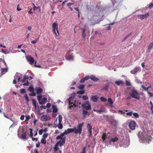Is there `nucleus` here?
<instances>
[{
	"instance_id": "f257e3e1",
	"label": "nucleus",
	"mask_w": 153,
	"mask_h": 153,
	"mask_svg": "<svg viewBox=\"0 0 153 153\" xmlns=\"http://www.w3.org/2000/svg\"><path fill=\"white\" fill-rule=\"evenodd\" d=\"M84 124L83 122L79 123L77 126L76 127H74V128H68L67 130L65 131L64 132L65 134H68L74 132V134H79L80 135L82 133V127Z\"/></svg>"
},
{
	"instance_id": "f03ea898",
	"label": "nucleus",
	"mask_w": 153,
	"mask_h": 153,
	"mask_svg": "<svg viewBox=\"0 0 153 153\" xmlns=\"http://www.w3.org/2000/svg\"><path fill=\"white\" fill-rule=\"evenodd\" d=\"M72 98V97H71L68 99L69 105L68 108L71 109L73 107H76L78 105L81 104V103L78 101L75 100L74 101H73L71 100V99Z\"/></svg>"
},
{
	"instance_id": "7ed1b4c3",
	"label": "nucleus",
	"mask_w": 153,
	"mask_h": 153,
	"mask_svg": "<svg viewBox=\"0 0 153 153\" xmlns=\"http://www.w3.org/2000/svg\"><path fill=\"white\" fill-rule=\"evenodd\" d=\"M130 95L131 97L136 99L139 100L140 99L139 93L134 89L131 90Z\"/></svg>"
},
{
	"instance_id": "20e7f679",
	"label": "nucleus",
	"mask_w": 153,
	"mask_h": 153,
	"mask_svg": "<svg viewBox=\"0 0 153 153\" xmlns=\"http://www.w3.org/2000/svg\"><path fill=\"white\" fill-rule=\"evenodd\" d=\"M52 27L53 32L56 36H58L59 35V33L58 31V24L56 22H54L52 24Z\"/></svg>"
},
{
	"instance_id": "39448f33",
	"label": "nucleus",
	"mask_w": 153,
	"mask_h": 153,
	"mask_svg": "<svg viewBox=\"0 0 153 153\" xmlns=\"http://www.w3.org/2000/svg\"><path fill=\"white\" fill-rule=\"evenodd\" d=\"M41 95H39L37 97V100L39 102L40 105L44 104L47 101V99L46 97H44L42 98Z\"/></svg>"
},
{
	"instance_id": "423d86ee",
	"label": "nucleus",
	"mask_w": 153,
	"mask_h": 153,
	"mask_svg": "<svg viewBox=\"0 0 153 153\" xmlns=\"http://www.w3.org/2000/svg\"><path fill=\"white\" fill-rule=\"evenodd\" d=\"M82 108L86 111H88L91 109V105L88 101H85L84 103L81 105Z\"/></svg>"
},
{
	"instance_id": "0eeeda50",
	"label": "nucleus",
	"mask_w": 153,
	"mask_h": 153,
	"mask_svg": "<svg viewBox=\"0 0 153 153\" xmlns=\"http://www.w3.org/2000/svg\"><path fill=\"white\" fill-rule=\"evenodd\" d=\"M136 125V122L135 121L132 120L129 123L128 126L131 129L134 130L135 128Z\"/></svg>"
},
{
	"instance_id": "6e6552de",
	"label": "nucleus",
	"mask_w": 153,
	"mask_h": 153,
	"mask_svg": "<svg viewBox=\"0 0 153 153\" xmlns=\"http://www.w3.org/2000/svg\"><path fill=\"white\" fill-rule=\"evenodd\" d=\"M26 58L27 61L30 64L32 65L34 63L35 64H36V61H35L33 58L31 57V56H27Z\"/></svg>"
},
{
	"instance_id": "1a4fd4ad",
	"label": "nucleus",
	"mask_w": 153,
	"mask_h": 153,
	"mask_svg": "<svg viewBox=\"0 0 153 153\" xmlns=\"http://www.w3.org/2000/svg\"><path fill=\"white\" fill-rule=\"evenodd\" d=\"M152 137L150 136H146L142 137L143 141L147 143H149V142L152 140Z\"/></svg>"
},
{
	"instance_id": "9d476101",
	"label": "nucleus",
	"mask_w": 153,
	"mask_h": 153,
	"mask_svg": "<svg viewBox=\"0 0 153 153\" xmlns=\"http://www.w3.org/2000/svg\"><path fill=\"white\" fill-rule=\"evenodd\" d=\"M140 71L141 69L140 67H136L133 70L131 71L130 72L132 74H136L137 72Z\"/></svg>"
},
{
	"instance_id": "9b49d317",
	"label": "nucleus",
	"mask_w": 153,
	"mask_h": 153,
	"mask_svg": "<svg viewBox=\"0 0 153 153\" xmlns=\"http://www.w3.org/2000/svg\"><path fill=\"white\" fill-rule=\"evenodd\" d=\"M149 16V13H148L143 15H138V17L140 19L143 20L147 18Z\"/></svg>"
},
{
	"instance_id": "f8f14e48",
	"label": "nucleus",
	"mask_w": 153,
	"mask_h": 153,
	"mask_svg": "<svg viewBox=\"0 0 153 153\" xmlns=\"http://www.w3.org/2000/svg\"><path fill=\"white\" fill-rule=\"evenodd\" d=\"M65 138H62V140H61L57 143H58V144L59 145V146L61 147L65 143Z\"/></svg>"
},
{
	"instance_id": "ddd939ff",
	"label": "nucleus",
	"mask_w": 153,
	"mask_h": 153,
	"mask_svg": "<svg viewBox=\"0 0 153 153\" xmlns=\"http://www.w3.org/2000/svg\"><path fill=\"white\" fill-rule=\"evenodd\" d=\"M87 129L90 134V136H91L92 134V126L89 123L88 124L87 126Z\"/></svg>"
},
{
	"instance_id": "4468645a",
	"label": "nucleus",
	"mask_w": 153,
	"mask_h": 153,
	"mask_svg": "<svg viewBox=\"0 0 153 153\" xmlns=\"http://www.w3.org/2000/svg\"><path fill=\"white\" fill-rule=\"evenodd\" d=\"M36 90L37 94L39 95V94L42 93L43 91L42 89L39 87H37L36 88Z\"/></svg>"
},
{
	"instance_id": "2eb2a0df",
	"label": "nucleus",
	"mask_w": 153,
	"mask_h": 153,
	"mask_svg": "<svg viewBox=\"0 0 153 153\" xmlns=\"http://www.w3.org/2000/svg\"><path fill=\"white\" fill-rule=\"evenodd\" d=\"M74 56L71 55H69L68 56H66L65 59H66L69 60H73Z\"/></svg>"
},
{
	"instance_id": "dca6fc26",
	"label": "nucleus",
	"mask_w": 153,
	"mask_h": 153,
	"mask_svg": "<svg viewBox=\"0 0 153 153\" xmlns=\"http://www.w3.org/2000/svg\"><path fill=\"white\" fill-rule=\"evenodd\" d=\"M41 119L43 121H47L48 120L47 116L45 115H42L41 117Z\"/></svg>"
},
{
	"instance_id": "f3484780",
	"label": "nucleus",
	"mask_w": 153,
	"mask_h": 153,
	"mask_svg": "<svg viewBox=\"0 0 153 153\" xmlns=\"http://www.w3.org/2000/svg\"><path fill=\"white\" fill-rule=\"evenodd\" d=\"M81 29L82 30V36L83 39L86 36L85 29L84 28H82Z\"/></svg>"
},
{
	"instance_id": "a211bd4d",
	"label": "nucleus",
	"mask_w": 153,
	"mask_h": 153,
	"mask_svg": "<svg viewBox=\"0 0 153 153\" xmlns=\"http://www.w3.org/2000/svg\"><path fill=\"white\" fill-rule=\"evenodd\" d=\"M91 99L94 102H97L98 100V98L97 96H93L91 97Z\"/></svg>"
},
{
	"instance_id": "6ab92c4d",
	"label": "nucleus",
	"mask_w": 153,
	"mask_h": 153,
	"mask_svg": "<svg viewBox=\"0 0 153 153\" xmlns=\"http://www.w3.org/2000/svg\"><path fill=\"white\" fill-rule=\"evenodd\" d=\"M90 79L94 81H97L99 80V79L98 78L96 77L93 75H91L90 76Z\"/></svg>"
},
{
	"instance_id": "aec40b11",
	"label": "nucleus",
	"mask_w": 153,
	"mask_h": 153,
	"mask_svg": "<svg viewBox=\"0 0 153 153\" xmlns=\"http://www.w3.org/2000/svg\"><path fill=\"white\" fill-rule=\"evenodd\" d=\"M123 82L122 80L117 81L115 82V83L118 85H122L123 83Z\"/></svg>"
},
{
	"instance_id": "412c9836",
	"label": "nucleus",
	"mask_w": 153,
	"mask_h": 153,
	"mask_svg": "<svg viewBox=\"0 0 153 153\" xmlns=\"http://www.w3.org/2000/svg\"><path fill=\"white\" fill-rule=\"evenodd\" d=\"M97 34H98L99 35H100L101 34V33H100L98 32V31H96L95 32V33L93 34L91 37V39H94V36H96Z\"/></svg>"
},
{
	"instance_id": "4be33fe9",
	"label": "nucleus",
	"mask_w": 153,
	"mask_h": 153,
	"mask_svg": "<svg viewBox=\"0 0 153 153\" xmlns=\"http://www.w3.org/2000/svg\"><path fill=\"white\" fill-rule=\"evenodd\" d=\"M65 134L64 132L62 133V134H61L60 135L58 136L57 137H56V138L57 140H59V139H61L62 140V138H63L62 137Z\"/></svg>"
},
{
	"instance_id": "5701e85b",
	"label": "nucleus",
	"mask_w": 153,
	"mask_h": 153,
	"mask_svg": "<svg viewBox=\"0 0 153 153\" xmlns=\"http://www.w3.org/2000/svg\"><path fill=\"white\" fill-rule=\"evenodd\" d=\"M107 136L106 133H103L102 136V138L103 141H105V140L107 138Z\"/></svg>"
},
{
	"instance_id": "b1692460",
	"label": "nucleus",
	"mask_w": 153,
	"mask_h": 153,
	"mask_svg": "<svg viewBox=\"0 0 153 153\" xmlns=\"http://www.w3.org/2000/svg\"><path fill=\"white\" fill-rule=\"evenodd\" d=\"M32 101L33 105L34 106L35 109H37L36 105V101L33 99H32Z\"/></svg>"
},
{
	"instance_id": "393cba45",
	"label": "nucleus",
	"mask_w": 153,
	"mask_h": 153,
	"mask_svg": "<svg viewBox=\"0 0 153 153\" xmlns=\"http://www.w3.org/2000/svg\"><path fill=\"white\" fill-rule=\"evenodd\" d=\"M59 145L58 143H56L54 147V151L56 152L59 149V147H58Z\"/></svg>"
},
{
	"instance_id": "a878e982",
	"label": "nucleus",
	"mask_w": 153,
	"mask_h": 153,
	"mask_svg": "<svg viewBox=\"0 0 153 153\" xmlns=\"http://www.w3.org/2000/svg\"><path fill=\"white\" fill-rule=\"evenodd\" d=\"M141 87L145 91H148V89L149 88L151 87V86H148L147 88H146L145 87L144 85H142Z\"/></svg>"
},
{
	"instance_id": "bb28decb",
	"label": "nucleus",
	"mask_w": 153,
	"mask_h": 153,
	"mask_svg": "<svg viewBox=\"0 0 153 153\" xmlns=\"http://www.w3.org/2000/svg\"><path fill=\"white\" fill-rule=\"evenodd\" d=\"M27 133L26 131L25 132L21 135L22 138L23 139H25L26 138Z\"/></svg>"
},
{
	"instance_id": "cd10ccee",
	"label": "nucleus",
	"mask_w": 153,
	"mask_h": 153,
	"mask_svg": "<svg viewBox=\"0 0 153 153\" xmlns=\"http://www.w3.org/2000/svg\"><path fill=\"white\" fill-rule=\"evenodd\" d=\"M52 107L53 109V112L54 113L57 112V109L56 106L54 105H53Z\"/></svg>"
},
{
	"instance_id": "c85d7f7f",
	"label": "nucleus",
	"mask_w": 153,
	"mask_h": 153,
	"mask_svg": "<svg viewBox=\"0 0 153 153\" xmlns=\"http://www.w3.org/2000/svg\"><path fill=\"white\" fill-rule=\"evenodd\" d=\"M118 139L117 137H115V138H112L111 139V140L110 141H112L113 142H117L118 141Z\"/></svg>"
},
{
	"instance_id": "c756f323",
	"label": "nucleus",
	"mask_w": 153,
	"mask_h": 153,
	"mask_svg": "<svg viewBox=\"0 0 153 153\" xmlns=\"http://www.w3.org/2000/svg\"><path fill=\"white\" fill-rule=\"evenodd\" d=\"M85 92V90L83 89L81 91H77L76 93L78 94H84Z\"/></svg>"
},
{
	"instance_id": "7c9ffc66",
	"label": "nucleus",
	"mask_w": 153,
	"mask_h": 153,
	"mask_svg": "<svg viewBox=\"0 0 153 153\" xmlns=\"http://www.w3.org/2000/svg\"><path fill=\"white\" fill-rule=\"evenodd\" d=\"M153 47V42H152L149 45L148 48V50H151L152 48V47Z\"/></svg>"
},
{
	"instance_id": "2f4dec72",
	"label": "nucleus",
	"mask_w": 153,
	"mask_h": 153,
	"mask_svg": "<svg viewBox=\"0 0 153 153\" xmlns=\"http://www.w3.org/2000/svg\"><path fill=\"white\" fill-rule=\"evenodd\" d=\"M28 90L30 92H33L34 88L32 86H30L28 88Z\"/></svg>"
},
{
	"instance_id": "473e14b6",
	"label": "nucleus",
	"mask_w": 153,
	"mask_h": 153,
	"mask_svg": "<svg viewBox=\"0 0 153 153\" xmlns=\"http://www.w3.org/2000/svg\"><path fill=\"white\" fill-rule=\"evenodd\" d=\"M1 73H2V75L6 73L7 71V69L6 68H1Z\"/></svg>"
},
{
	"instance_id": "72a5a7b5",
	"label": "nucleus",
	"mask_w": 153,
	"mask_h": 153,
	"mask_svg": "<svg viewBox=\"0 0 153 153\" xmlns=\"http://www.w3.org/2000/svg\"><path fill=\"white\" fill-rule=\"evenodd\" d=\"M108 101L110 105H111L113 103V102L111 98H109L108 100Z\"/></svg>"
},
{
	"instance_id": "f704fd0d",
	"label": "nucleus",
	"mask_w": 153,
	"mask_h": 153,
	"mask_svg": "<svg viewBox=\"0 0 153 153\" xmlns=\"http://www.w3.org/2000/svg\"><path fill=\"white\" fill-rule=\"evenodd\" d=\"M29 130L30 131V137L31 138H32L33 137V133L32 132L33 129L32 128H30L29 129Z\"/></svg>"
},
{
	"instance_id": "c9c22d12",
	"label": "nucleus",
	"mask_w": 153,
	"mask_h": 153,
	"mask_svg": "<svg viewBox=\"0 0 153 153\" xmlns=\"http://www.w3.org/2000/svg\"><path fill=\"white\" fill-rule=\"evenodd\" d=\"M88 113V112L87 111H85L84 110H83L82 114L83 115V116L84 117H85L86 115Z\"/></svg>"
},
{
	"instance_id": "e433bc0d",
	"label": "nucleus",
	"mask_w": 153,
	"mask_h": 153,
	"mask_svg": "<svg viewBox=\"0 0 153 153\" xmlns=\"http://www.w3.org/2000/svg\"><path fill=\"white\" fill-rule=\"evenodd\" d=\"M108 85H107L105 86L104 87H103L102 89V90H105V91H108Z\"/></svg>"
},
{
	"instance_id": "4c0bfd02",
	"label": "nucleus",
	"mask_w": 153,
	"mask_h": 153,
	"mask_svg": "<svg viewBox=\"0 0 153 153\" xmlns=\"http://www.w3.org/2000/svg\"><path fill=\"white\" fill-rule=\"evenodd\" d=\"M62 116L60 115L58 117V120H59V123H61L62 120Z\"/></svg>"
},
{
	"instance_id": "58836bf2",
	"label": "nucleus",
	"mask_w": 153,
	"mask_h": 153,
	"mask_svg": "<svg viewBox=\"0 0 153 153\" xmlns=\"http://www.w3.org/2000/svg\"><path fill=\"white\" fill-rule=\"evenodd\" d=\"M58 127L59 129H62V128L63 126L62 123H59Z\"/></svg>"
},
{
	"instance_id": "ea45409f",
	"label": "nucleus",
	"mask_w": 153,
	"mask_h": 153,
	"mask_svg": "<svg viewBox=\"0 0 153 153\" xmlns=\"http://www.w3.org/2000/svg\"><path fill=\"white\" fill-rule=\"evenodd\" d=\"M41 143L44 144H45L46 143V141L45 140V139L44 138H42L41 140Z\"/></svg>"
},
{
	"instance_id": "a19ab883",
	"label": "nucleus",
	"mask_w": 153,
	"mask_h": 153,
	"mask_svg": "<svg viewBox=\"0 0 153 153\" xmlns=\"http://www.w3.org/2000/svg\"><path fill=\"white\" fill-rule=\"evenodd\" d=\"M100 100L101 101L103 102H105L107 101L106 99L105 98L103 97H101L100 98Z\"/></svg>"
},
{
	"instance_id": "79ce46f5",
	"label": "nucleus",
	"mask_w": 153,
	"mask_h": 153,
	"mask_svg": "<svg viewBox=\"0 0 153 153\" xmlns=\"http://www.w3.org/2000/svg\"><path fill=\"white\" fill-rule=\"evenodd\" d=\"M24 96H25V99L27 100V102H28L29 101V97L28 96L27 94H25Z\"/></svg>"
},
{
	"instance_id": "37998d69",
	"label": "nucleus",
	"mask_w": 153,
	"mask_h": 153,
	"mask_svg": "<svg viewBox=\"0 0 153 153\" xmlns=\"http://www.w3.org/2000/svg\"><path fill=\"white\" fill-rule=\"evenodd\" d=\"M134 116L136 118H138L139 117V115L138 114L136 113H134L133 114Z\"/></svg>"
},
{
	"instance_id": "c03bdc74",
	"label": "nucleus",
	"mask_w": 153,
	"mask_h": 153,
	"mask_svg": "<svg viewBox=\"0 0 153 153\" xmlns=\"http://www.w3.org/2000/svg\"><path fill=\"white\" fill-rule=\"evenodd\" d=\"M85 87V85H80L78 86V88L80 89H83Z\"/></svg>"
},
{
	"instance_id": "a18cd8bd",
	"label": "nucleus",
	"mask_w": 153,
	"mask_h": 153,
	"mask_svg": "<svg viewBox=\"0 0 153 153\" xmlns=\"http://www.w3.org/2000/svg\"><path fill=\"white\" fill-rule=\"evenodd\" d=\"M34 7L33 8V10H35L37 9H39V11L40 10L41 8H40V7H36L34 5Z\"/></svg>"
},
{
	"instance_id": "49530a36",
	"label": "nucleus",
	"mask_w": 153,
	"mask_h": 153,
	"mask_svg": "<svg viewBox=\"0 0 153 153\" xmlns=\"http://www.w3.org/2000/svg\"><path fill=\"white\" fill-rule=\"evenodd\" d=\"M3 115H4V116L7 119H9L10 120H11L13 122V123H14V122L11 118H9L4 113H3Z\"/></svg>"
},
{
	"instance_id": "de8ad7c7",
	"label": "nucleus",
	"mask_w": 153,
	"mask_h": 153,
	"mask_svg": "<svg viewBox=\"0 0 153 153\" xmlns=\"http://www.w3.org/2000/svg\"><path fill=\"white\" fill-rule=\"evenodd\" d=\"M82 98L84 100H86L88 99V97L85 95L83 96Z\"/></svg>"
},
{
	"instance_id": "09e8293b",
	"label": "nucleus",
	"mask_w": 153,
	"mask_h": 153,
	"mask_svg": "<svg viewBox=\"0 0 153 153\" xmlns=\"http://www.w3.org/2000/svg\"><path fill=\"white\" fill-rule=\"evenodd\" d=\"M20 91L21 93L24 94L26 93V91L25 89L24 88L21 89H20Z\"/></svg>"
},
{
	"instance_id": "8fccbe9b",
	"label": "nucleus",
	"mask_w": 153,
	"mask_h": 153,
	"mask_svg": "<svg viewBox=\"0 0 153 153\" xmlns=\"http://www.w3.org/2000/svg\"><path fill=\"white\" fill-rule=\"evenodd\" d=\"M25 121H28L30 118V117L29 115H26L25 116Z\"/></svg>"
},
{
	"instance_id": "3c124183",
	"label": "nucleus",
	"mask_w": 153,
	"mask_h": 153,
	"mask_svg": "<svg viewBox=\"0 0 153 153\" xmlns=\"http://www.w3.org/2000/svg\"><path fill=\"white\" fill-rule=\"evenodd\" d=\"M39 37L36 40H33V41H32L31 42V43L32 44H35V43H36L37 42V40L38 39H39Z\"/></svg>"
},
{
	"instance_id": "603ef678",
	"label": "nucleus",
	"mask_w": 153,
	"mask_h": 153,
	"mask_svg": "<svg viewBox=\"0 0 153 153\" xmlns=\"http://www.w3.org/2000/svg\"><path fill=\"white\" fill-rule=\"evenodd\" d=\"M131 34V33H130L129 34L126 35L123 39V40H125L127 38H128L130 36Z\"/></svg>"
},
{
	"instance_id": "864d4df0",
	"label": "nucleus",
	"mask_w": 153,
	"mask_h": 153,
	"mask_svg": "<svg viewBox=\"0 0 153 153\" xmlns=\"http://www.w3.org/2000/svg\"><path fill=\"white\" fill-rule=\"evenodd\" d=\"M126 84L127 86H130L131 85L130 82L127 80L126 81Z\"/></svg>"
},
{
	"instance_id": "5fc2aeb1",
	"label": "nucleus",
	"mask_w": 153,
	"mask_h": 153,
	"mask_svg": "<svg viewBox=\"0 0 153 153\" xmlns=\"http://www.w3.org/2000/svg\"><path fill=\"white\" fill-rule=\"evenodd\" d=\"M133 112L131 111L126 113V115L127 116H131Z\"/></svg>"
},
{
	"instance_id": "6e6d98bb",
	"label": "nucleus",
	"mask_w": 153,
	"mask_h": 153,
	"mask_svg": "<svg viewBox=\"0 0 153 153\" xmlns=\"http://www.w3.org/2000/svg\"><path fill=\"white\" fill-rule=\"evenodd\" d=\"M43 132V129H41L39 130V135H42Z\"/></svg>"
},
{
	"instance_id": "4d7b16f0",
	"label": "nucleus",
	"mask_w": 153,
	"mask_h": 153,
	"mask_svg": "<svg viewBox=\"0 0 153 153\" xmlns=\"http://www.w3.org/2000/svg\"><path fill=\"white\" fill-rule=\"evenodd\" d=\"M48 134L45 133L42 136V137H43V138H44L45 139V138H46L48 136Z\"/></svg>"
},
{
	"instance_id": "13d9d810",
	"label": "nucleus",
	"mask_w": 153,
	"mask_h": 153,
	"mask_svg": "<svg viewBox=\"0 0 153 153\" xmlns=\"http://www.w3.org/2000/svg\"><path fill=\"white\" fill-rule=\"evenodd\" d=\"M153 7V3H151L150 4L149 6L148 7V8H151Z\"/></svg>"
},
{
	"instance_id": "bf43d9fd",
	"label": "nucleus",
	"mask_w": 153,
	"mask_h": 153,
	"mask_svg": "<svg viewBox=\"0 0 153 153\" xmlns=\"http://www.w3.org/2000/svg\"><path fill=\"white\" fill-rule=\"evenodd\" d=\"M84 78L85 80H88L90 78V77H89V76L88 75L86 76Z\"/></svg>"
},
{
	"instance_id": "052dcab7",
	"label": "nucleus",
	"mask_w": 153,
	"mask_h": 153,
	"mask_svg": "<svg viewBox=\"0 0 153 153\" xmlns=\"http://www.w3.org/2000/svg\"><path fill=\"white\" fill-rule=\"evenodd\" d=\"M32 140L33 141H37L38 140V139L37 138H32Z\"/></svg>"
},
{
	"instance_id": "680f3d73",
	"label": "nucleus",
	"mask_w": 153,
	"mask_h": 153,
	"mask_svg": "<svg viewBox=\"0 0 153 153\" xmlns=\"http://www.w3.org/2000/svg\"><path fill=\"white\" fill-rule=\"evenodd\" d=\"M32 92V93L29 94V95L30 96H35L36 94V93L33 92Z\"/></svg>"
},
{
	"instance_id": "e2e57ef3",
	"label": "nucleus",
	"mask_w": 153,
	"mask_h": 153,
	"mask_svg": "<svg viewBox=\"0 0 153 153\" xmlns=\"http://www.w3.org/2000/svg\"><path fill=\"white\" fill-rule=\"evenodd\" d=\"M23 78L24 79H29V77L27 75H25L23 77Z\"/></svg>"
},
{
	"instance_id": "0e129e2a",
	"label": "nucleus",
	"mask_w": 153,
	"mask_h": 153,
	"mask_svg": "<svg viewBox=\"0 0 153 153\" xmlns=\"http://www.w3.org/2000/svg\"><path fill=\"white\" fill-rule=\"evenodd\" d=\"M46 108V106H45V105H41L40 106V108H41V110H42V109H45Z\"/></svg>"
},
{
	"instance_id": "69168bd1",
	"label": "nucleus",
	"mask_w": 153,
	"mask_h": 153,
	"mask_svg": "<svg viewBox=\"0 0 153 153\" xmlns=\"http://www.w3.org/2000/svg\"><path fill=\"white\" fill-rule=\"evenodd\" d=\"M147 92H148V94H149V95L151 97H153V94H152V93H151L150 92L148 91H147Z\"/></svg>"
},
{
	"instance_id": "338daca9",
	"label": "nucleus",
	"mask_w": 153,
	"mask_h": 153,
	"mask_svg": "<svg viewBox=\"0 0 153 153\" xmlns=\"http://www.w3.org/2000/svg\"><path fill=\"white\" fill-rule=\"evenodd\" d=\"M85 79H84V78H83V79L80 80V83H83L85 82Z\"/></svg>"
},
{
	"instance_id": "774afa93",
	"label": "nucleus",
	"mask_w": 153,
	"mask_h": 153,
	"mask_svg": "<svg viewBox=\"0 0 153 153\" xmlns=\"http://www.w3.org/2000/svg\"><path fill=\"white\" fill-rule=\"evenodd\" d=\"M24 117H25L24 115H22L20 117V119L21 120H24Z\"/></svg>"
}]
</instances>
